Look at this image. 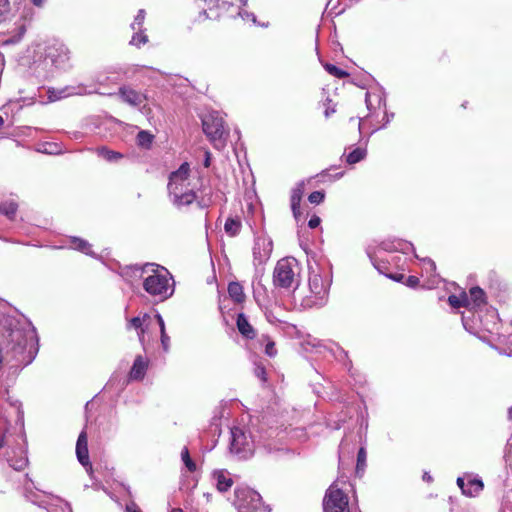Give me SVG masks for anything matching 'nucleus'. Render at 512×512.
<instances>
[{
  "instance_id": "c85d7f7f",
  "label": "nucleus",
  "mask_w": 512,
  "mask_h": 512,
  "mask_svg": "<svg viewBox=\"0 0 512 512\" xmlns=\"http://www.w3.org/2000/svg\"><path fill=\"white\" fill-rule=\"evenodd\" d=\"M448 303L453 308L470 307L469 297L466 292H462L459 295H450L448 297Z\"/></svg>"
},
{
  "instance_id": "9d476101",
  "label": "nucleus",
  "mask_w": 512,
  "mask_h": 512,
  "mask_svg": "<svg viewBox=\"0 0 512 512\" xmlns=\"http://www.w3.org/2000/svg\"><path fill=\"white\" fill-rule=\"evenodd\" d=\"M296 260L294 258L280 259L273 272L274 285L281 288H290L296 281Z\"/></svg>"
},
{
  "instance_id": "423d86ee",
  "label": "nucleus",
  "mask_w": 512,
  "mask_h": 512,
  "mask_svg": "<svg viewBox=\"0 0 512 512\" xmlns=\"http://www.w3.org/2000/svg\"><path fill=\"white\" fill-rule=\"evenodd\" d=\"M331 285V275L320 268L312 269L309 275V305L322 307L325 305Z\"/></svg>"
},
{
  "instance_id": "a18cd8bd",
  "label": "nucleus",
  "mask_w": 512,
  "mask_h": 512,
  "mask_svg": "<svg viewBox=\"0 0 512 512\" xmlns=\"http://www.w3.org/2000/svg\"><path fill=\"white\" fill-rule=\"evenodd\" d=\"M265 353L269 357H274L277 354V350L275 348V343L273 341H268L265 346Z\"/></svg>"
},
{
  "instance_id": "864d4df0",
  "label": "nucleus",
  "mask_w": 512,
  "mask_h": 512,
  "mask_svg": "<svg viewBox=\"0 0 512 512\" xmlns=\"http://www.w3.org/2000/svg\"><path fill=\"white\" fill-rule=\"evenodd\" d=\"M125 512H141V510L137 507L135 503H130L126 505Z\"/></svg>"
},
{
  "instance_id": "72a5a7b5",
  "label": "nucleus",
  "mask_w": 512,
  "mask_h": 512,
  "mask_svg": "<svg viewBox=\"0 0 512 512\" xmlns=\"http://www.w3.org/2000/svg\"><path fill=\"white\" fill-rule=\"evenodd\" d=\"M366 156V150L362 148H356L346 156L348 164H356L363 160Z\"/></svg>"
},
{
  "instance_id": "de8ad7c7",
  "label": "nucleus",
  "mask_w": 512,
  "mask_h": 512,
  "mask_svg": "<svg viewBox=\"0 0 512 512\" xmlns=\"http://www.w3.org/2000/svg\"><path fill=\"white\" fill-rule=\"evenodd\" d=\"M406 286L415 288L419 284V278L416 276H408L405 281Z\"/></svg>"
},
{
  "instance_id": "69168bd1",
  "label": "nucleus",
  "mask_w": 512,
  "mask_h": 512,
  "mask_svg": "<svg viewBox=\"0 0 512 512\" xmlns=\"http://www.w3.org/2000/svg\"><path fill=\"white\" fill-rule=\"evenodd\" d=\"M4 124V119L2 118V116H0V128L3 126Z\"/></svg>"
},
{
  "instance_id": "4468645a",
  "label": "nucleus",
  "mask_w": 512,
  "mask_h": 512,
  "mask_svg": "<svg viewBox=\"0 0 512 512\" xmlns=\"http://www.w3.org/2000/svg\"><path fill=\"white\" fill-rule=\"evenodd\" d=\"M457 485L459 486L463 494L470 497L478 495L483 490L484 487L481 479L472 477L471 475H466L465 477H458Z\"/></svg>"
},
{
  "instance_id": "f257e3e1",
  "label": "nucleus",
  "mask_w": 512,
  "mask_h": 512,
  "mask_svg": "<svg viewBox=\"0 0 512 512\" xmlns=\"http://www.w3.org/2000/svg\"><path fill=\"white\" fill-rule=\"evenodd\" d=\"M3 339L11 355L9 370L13 375L32 363L38 353V338L32 323L24 316L7 317L3 324Z\"/></svg>"
},
{
  "instance_id": "393cba45",
  "label": "nucleus",
  "mask_w": 512,
  "mask_h": 512,
  "mask_svg": "<svg viewBox=\"0 0 512 512\" xmlns=\"http://www.w3.org/2000/svg\"><path fill=\"white\" fill-rule=\"evenodd\" d=\"M70 242L73 249L94 257V252L92 251L91 244L88 241L79 237L72 236L70 237Z\"/></svg>"
},
{
  "instance_id": "b1692460",
  "label": "nucleus",
  "mask_w": 512,
  "mask_h": 512,
  "mask_svg": "<svg viewBox=\"0 0 512 512\" xmlns=\"http://www.w3.org/2000/svg\"><path fill=\"white\" fill-rule=\"evenodd\" d=\"M25 32H26V22L24 20L20 19L19 21H17L15 23V28L11 32L12 35L7 37L6 39H3L2 44L10 45V44L18 43L22 39Z\"/></svg>"
},
{
  "instance_id": "6e6d98bb",
  "label": "nucleus",
  "mask_w": 512,
  "mask_h": 512,
  "mask_svg": "<svg viewBox=\"0 0 512 512\" xmlns=\"http://www.w3.org/2000/svg\"><path fill=\"white\" fill-rule=\"evenodd\" d=\"M211 161V153L209 151L205 152V160H204V166L209 167Z\"/></svg>"
},
{
  "instance_id": "4be33fe9",
  "label": "nucleus",
  "mask_w": 512,
  "mask_h": 512,
  "mask_svg": "<svg viewBox=\"0 0 512 512\" xmlns=\"http://www.w3.org/2000/svg\"><path fill=\"white\" fill-rule=\"evenodd\" d=\"M148 362L142 357L137 356L130 370L129 377L131 380H141L145 376Z\"/></svg>"
},
{
  "instance_id": "ea45409f",
  "label": "nucleus",
  "mask_w": 512,
  "mask_h": 512,
  "mask_svg": "<svg viewBox=\"0 0 512 512\" xmlns=\"http://www.w3.org/2000/svg\"><path fill=\"white\" fill-rule=\"evenodd\" d=\"M69 94L66 93V89H63V90H59V91H56L54 89H49L48 90V98H49V101L51 102H54V101H57L61 98H64L66 96H68Z\"/></svg>"
},
{
  "instance_id": "dca6fc26",
  "label": "nucleus",
  "mask_w": 512,
  "mask_h": 512,
  "mask_svg": "<svg viewBox=\"0 0 512 512\" xmlns=\"http://www.w3.org/2000/svg\"><path fill=\"white\" fill-rule=\"evenodd\" d=\"M119 95L122 101L133 107H140L146 101L144 94L129 87H121L119 89Z\"/></svg>"
},
{
  "instance_id": "9b49d317",
  "label": "nucleus",
  "mask_w": 512,
  "mask_h": 512,
  "mask_svg": "<svg viewBox=\"0 0 512 512\" xmlns=\"http://www.w3.org/2000/svg\"><path fill=\"white\" fill-rule=\"evenodd\" d=\"M323 512H351L348 497L337 483H333L326 491Z\"/></svg>"
},
{
  "instance_id": "49530a36",
  "label": "nucleus",
  "mask_w": 512,
  "mask_h": 512,
  "mask_svg": "<svg viewBox=\"0 0 512 512\" xmlns=\"http://www.w3.org/2000/svg\"><path fill=\"white\" fill-rule=\"evenodd\" d=\"M10 11L9 0H0V18L8 14Z\"/></svg>"
},
{
  "instance_id": "13d9d810",
  "label": "nucleus",
  "mask_w": 512,
  "mask_h": 512,
  "mask_svg": "<svg viewBox=\"0 0 512 512\" xmlns=\"http://www.w3.org/2000/svg\"><path fill=\"white\" fill-rule=\"evenodd\" d=\"M423 480L424 481H427V482H431L432 481V477L429 473L425 472L424 475H423Z\"/></svg>"
},
{
  "instance_id": "3c124183",
  "label": "nucleus",
  "mask_w": 512,
  "mask_h": 512,
  "mask_svg": "<svg viewBox=\"0 0 512 512\" xmlns=\"http://www.w3.org/2000/svg\"><path fill=\"white\" fill-rule=\"evenodd\" d=\"M424 263L426 265V270L428 271H435L436 270V265L434 263V261H432L431 259H427V260H424Z\"/></svg>"
},
{
  "instance_id": "680f3d73",
  "label": "nucleus",
  "mask_w": 512,
  "mask_h": 512,
  "mask_svg": "<svg viewBox=\"0 0 512 512\" xmlns=\"http://www.w3.org/2000/svg\"><path fill=\"white\" fill-rule=\"evenodd\" d=\"M370 258H371V261H372V263H373L374 267H375L379 272H382V270H381L380 266H379V265H378V264L373 260V258H372V257H370Z\"/></svg>"
},
{
  "instance_id": "2f4dec72",
  "label": "nucleus",
  "mask_w": 512,
  "mask_h": 512,
  "mask_svg": "<svg viewBox=\"0 0 512 512\" xmlns=\"http://www.w3.org/2000/svg\"><path fill=\"white\" fill-rule=\"evenodd\" d=\"M228 293L238 303L242 302L245 298L243 287L238 282H231L228 285Z\"/></svg>"
},
{
  "instance_id": "ddd939ff",
  "label": "nucleus",
  "mask_w": 512,
  "mask_h": 512,
  "mask_svg": "<svg viewBox=\"0 0 512 512\" xmlns=\"http://www.w3.org/2000/svg\"><path fill=\"white\" fill-rule=\"evenodd\" d=\"M273 242L264 232L256 234L254 232V243L252 248L253 264L258 267L265 264L272 253Z\"/></svg>"
},
{
  "instance_id": "39448f33",
  "label": "nucleus",
  "mask_w": 512,
  "mask_h": 512,
  "mask_svg": "<svg viewBox=\"0 0 512 512\" xmlns=\"http://www.w3.org/2000/svg\"><path fill=\"white\" fill-rule=\"evenodd\" d=\"M256 446L264 447L268 452L274 448L262 436L258 439L251 433H247L242 427L231 428L230 452L237 455L240 459H246L252 456Z\"/></svg>"
},
{
  "instance_id": "5fc2aeb1",
  "label": "nucleus",
  "mask_w": 512,
  "mask_h": 512,
  "mask_svg": "<svg viewBox=\"0 0 512 512\" xmlns=\"http://www.w3.org/2000/svg\"><path fill=\"white\" fill-rule=\"evenodd\" d=\"M387 276H388L389 278H391V279H393V280L397 281V282H402V281L404 280V278H405V276H404L403 274H397V275H392V274H390V275H387Z\"/></svg>"
},
{
  "instance_id": "e2e57ef3",
  "label": "nucleus",
  "mask_w": 512,
  "mask_h": 512,
  "mask_svg": "<svg viewBox=\"0 0 512 512\" xmlns=\"http://www.w3.org/2000/svg\"><path fill=\"white\" fill-rule=\"evenodd\" d=\"M170 512H183L180 508H173Z\"/></svg>"
},
{
  "instance_id": "bb28decb",
  "label": "nucleus",
  "mask_w": 512,
  "mask_h": 512,
  "mask_svg": "<svg viewBox=\"0 0 512 512\" xmlns=\"http://www.w3.org/2000/svg\"><path fill=\"white\" fill-rule=\"evenodd\" d=\"M381 248L385 251H401L403 253H406L407 250L411 249L413 250V245L408 242L403 241H393V242H383L381 244Z\"/></svg>"
},
{
  "instance_id": "338daca9",
  "label": "nucleus",
  "mask_w": 512,
  "mask_h": 512,
  "mask_svg": "<svg viewBox=\"0 0 512 512\" xmlns=\"http://www.w3.org/2000/svg\"><path fill=\"white\" fill-rule=\"evenodd\" d=\"M508 414H509V418L512 419V407L509 409Z\"/></svg>"
},
{
  "instance_id": "2eb2a0df",
  "label": "nucleus",
  "mask_w": 512,
  "mask_h": 512,
  "mask_svg": "<svg viewBox=\"0 0 512 512\" xmlns=\"http://www.w3.org/2000/svg\"><path fill=\"white\" fill-rule=\"evenodd\" d=\"M25 496L27 500L40 507H44L45 509H47L48 512H56V509L53 508V506H56L54 502L59 503V508L61 512H71L70 505L59 498H52L50 501H38L37 495L33 492L27 493Z\"/></svg>"
},
{
  "instance_id": "f704fd0d",
  "label": "nucleus",
  "mask_w": 512,
  "mask_h": 512,
  "mask_svg": "<svg viewBox=\"0 0 512 512\" xmlns=\"http://www.w3.org/2000/svg\"><path fill=\"white\" fill-rule=\"evenodd\" d=\"M148 37L144 33L143 29L134 31V34L130 40V44L136 47H140L141 45L147 43Z\"/></svg>"
},
{
  "instance_id": "7c9ffc66",
  "label": "nucleus",
  "mask_w": 512,
  "mask_h": 512,
  "mask_svg": "<svg viewBox=\"0 0 512 512\" xmlns=\"http://www.w3.org/2000/svg\"><path fill=\"white\" fill-rule=\"evenodd\" d=\"M374 101L377 103V107L379 108L381 106H386L385 99L380 94H372L370 92H367L365 95V103L369 111H372L373 109L376 108L373 103Z\"/></svg>"
},
{
  "instance_id": "c9c22d12",
  "label": "nucleus",
  "mask_w": 512,
  "mask_h": 512,
  "mask_svg": "<svg viewBox=\"0 0 512 512\" xmlns=\"http://www.w3.org/2000/svg\"><path fill=\"white\" fill-rule=\"evenodd\" d=\"M323 66L330 75H333L339 79L345 78L349 75L346 71L338 68L333 64L325 63Z\"/></svg>"
},
{
  "instance_id": "8fccbe9b",
  "label": "nucleus",
  "mask_w": 512,
  "mask_h": 512,
  "mask_svg": "<svg viewBox=\"0 0 512 512\" xmlns=\"http://www.w3.org/2000/svg\"><path fill=\"white\" fill-rule=\"evenodd\" d=\"M321 223V219L320 217L316 216V215H313L309 221H308V226L311 228V229H314V228H317Z\"/></svg>"
},
{
  "instance_id": "58836bf2",
  "label": "nucleus",
  "mask_w": 512,
  "mask_h": 512,
  "mask_svg": "<svg viewBox=\"0 0 512 512\" xmlns=\"http://www.w3.org/2000/svg\"><path fill=\"white\" fill-rule=\"evenodd\" d=\"M145 19V10L140 9L131 24L133 31L141 30Z\"/></svg>"
},
{
  "instance_id": "052dcab7",
  "label": "nucleus",
  "mask_w": 512,
  "mask_h": 512,
  "mask_svg": "<svg viewBox=\"0 0 512 512\" xmlns=\"http://www.w3.org/2000/svg\"><path fill=\"white\" fill-rule=\"evenodd\" d=\"M334 112H335V109H334V108H332V109L327 108V109L325 110V116H326V117H329V116H330L331 114H333Z\"/></svg>"
},
{
  "instance_id": "c756f323",
  "label": "nucleus",
  "mask_w": 512,
  "mask_h": 512,
  "mask_svg": "<svg viewBox=\"0 0 512 512\" xmlns=\"http://www.w3.org/2000/svg\"><path fill=\"white\" fill-rule=\"evenodd\" d=\"M18 209V204L14 200H7L0 203V213L7 216L10 220L14 219Z\"/></svg>"
},
{
  "instance_id": "1a4fd4ad",
  "label": "nucleus",
  "mask_w": 512,
  "mask_h": 512,
  "mask_svg": "<svg viewBox=\"0 0 512 512\" xmlns=\"http://www.w3.org/2000/svg\"><path fill=\"white\" fill-rule=\"evenodd\" d=\"M247 0H210L208 9L200 13V17L217 20L224 15L234 17V10L246 6Z\"/></svg>"
},
{
  "instance_id": "5701e85b",
  "label": "nucleus",
  "mask_w": 512,
  "mask_h": 512,
  "mask_svg": "<svg viewBox=\"0 0 512 512\" xmlns=\"http://www.w3.org/2000/svg\"><path fill=\"white\" fill-rule=\"evenodd\" d=\"M238 331L247 339H253L256 336L254 328L248 322L247 317L243 313H239L236 320Z\"/></svg>"
},
{
  "instance_id": "a211bd4d",
  "label": "nucleus",
  "mask_w": 512,
  "mask_h": 512,
  "mask_svg": "<svg viewBox=\"0 0 512 512\" xmlns=\"http://www.w3.org/2000/svg\"><path fill=\"white\" fill-rule=\"evenodd\" d=\"M76 455L78 458V461L83 466L90 465L89 463V454H88V445H87V435L84 431L80 433L77 439L76 443Z\"/></svg>"
},
{
  "instance_id": "a878e982",
  "label": "nucleus",
  "mask_w": 512,
  "mask_h": 512,
  "mask_svg": "<svg viewBox=\"0 0 512 512\" xmlns=\"http://www.w3.org/2000/svg\"><path fill=\"white\" fill-rule=\"evenodd\" d=\"M241 220L238 217H228L224 224V231L231 237L237 236L241 231Z\"/></svg>"
},
{
  "instance_id": "cd10ccee",
  "label": "nucleus",
  "mask_w": 512,
  "mask_h": 512,
  "mask_svg": "<svg viewBox=\"0 0 512 512\" xmlns=\"http://www.w3.org/2000/svg\"><path fill=\"white\" fill-rule=\"evenodd\" d=\"M96 153L99 157H102L108 162H117L118 160L123 158V155L120 152L110 150L105 146L98 147L96 149Z\"/></svg>"
},
{
  "instance_id": "f3484780",
  "label": "nucleus",
  "mask_w": 512,
  "mask_h": 512,
  "mask_svg": "<svg viewBox=\"0 0 512 512\" xmlns=\"http://www.w3.org/2000/svg\"><path fill=\"white\" fill-rule=\"evenodd\" d=\"M151 317L148 314L142 316H136L131 318L127 323V329H135L137 331L138 339L143 344L144 334L149 326Z\"/></svg>"
},
{
  "instance_id": "c03bdc74",
  "label": "nucleus",
  "mask_w": 512,
  "mask_h": 512,
  "mask_svg": "<svg viewBox=\"0 0 512 512\" xmlns=\"http://www.w3.org/2000/svg\"><path fill=\"white\" fill-rule=\"evenodd\" d=\"M332 353L334 357L338 360H342L344 358H347L348 356L347 352L338 345L335 346V350L332 349Z\"/></svg>"
},
{
  "instance_id": "a19ab883",
  "label": "nucleus",
  "mask_w": 512,
  "mask_h": 512,
  "mask_svg": "<svg viewBox=\"0 0 512 512\" xmlns=\"http://www.w3.org/2000/svg\"><path fill=\"white\" fill-rule=\"evenodd\" d=\"M324 198H325L324 192L314 191L309 195L308 200L312 204H320L321 202H323Z\"/></svg>"
},
{
  "instance_id": "0e129e2a",
  "label": "nucleus",
  "mask_w": 512,
  "mask_h": 512,
  "mask_svg": "<svg viewBox=\"0 0 512 512\" xmlns=\"http://www.w3.org/2000/svg\"><path fill=\"white\" fill-rule=\"evenodd\" d=\"M343 176V172H339L336 174L335 178L340 179Z\"/></svg>"
},
{
  "instance_id": "0eeeda50",
  "label": "nucleus",
  "mask_w": 512,
  "mask_h": 512,
  "mask_svg": "<svg viewBox=\"0 0 512 512\" xmlns=\"http://www.w3.org/2000/svg\"><path fill=\"white\" fill-rule=\"evenodd\" d=\"M233 504L238 512H270L260 494L247 486H237Z\"/></svg>"
},
{
  "instance_id": "bf43d9fd",
  "label": "nucleus",
  "mask_w": 512,
  "mask_h": 512,
  "mask_svg": "<svg viewBox=\"0 0 512 512\" xmlns=\"http://www.w3.org/2000/svg\"><path fill=\"white\" fill-rule=\"evenodd\" d=\"M11 406L13 407V409L16 411V413L20 417V415H21L20 405L12 404Z\"/></svg>"
},
{
  "instance_id": "f8f14e48",
  "label": "nucleus",
  "mask_w": 512,
  "mask_h": 512,
  "mask_svg": "<svg viewBox=\"0 0 512 512\" xmlns=\"http://www.w3.org/2000/svg\"><path fill=\"white\" fill-rule=\"evenodd\" d=\"M70 58L69 49L65 44L54 41L48 44L44 52V62L55 68H65Z\"/></svg>"
},
{
  "instance_id": "603ef678",
  "label": "nucleus",
  "mask_w": 512,
  "mask_h": 512,
  "mask_svg": "<svg viewBox=\"0 0 512 512\" xmlns=\"http://www.w3.org/2000/svg\"><path fill=\"white\" fill-rule=\"evenodd\" d=\"M155 318L159 324V327H160V332L163 333V331H166L165 330V323H164V320L162 318V316L160 314H156L155 315Z\"/></svg>"
},
{
  "instance_id": "4c0bfd02",
  "label": "nucleus",
  "mask_w": 512,
  "mask_h": 512,
  "mask_svg": "<svg viewBox=\"0 0 512 512\" xmlns=\"http://www.w3.org/2000/svg\"><path fill=\"white\" fill-rule=\"evenodd\" d=\"M181 458H182V461L184 462L186 468L190 471V472H194L196 470V464L195 462L190 458V454H189V450L187 447H184L182 452H181Z\"/></svg>"
},
{
  "instance_id": "412c9836",
  "label": "nucleus",
  "mask_w": 512,
  "mask_h": 512,
  "mask_svg": "<svg viewBox=\"0 0 512 512\" xmlns=\"http://www.w3.org/2000/svg\"><path fill=\"white\" fill-rule=\"evenodd\" d=\"M468 297L470 303L468 308L471 310L481 308L486 304L485 292L478 286L472 287L469 290Z\"/></svg>"
},
{
  "instance_id": "f03ea898",
  "label": "nucleus",
  "mask_w": 512,
  "mask_h": 512,
  "mask_svg": "<svg viewBox=\"0 0 512 512\" xmlns=\"http://www.w3.org/2000/svg\"><path fill=\"white\" fill-rule=\"evenodd\" d=\"M122 276L143 278V288L152 297L160 301L170 298L174 293V280L164 267L147 263L144 267H127Z\"/></svg>"
},
{
  "instance_id": "79ce46f5",
  "label": "nucleus",
  "mask_w": 512,
  "mask_h": 512,
  "mask_svg": "<svg viewBox=\"0 0 512 512\" xmlns=\"http://www.w3.org/2000/svg\"><path fill=\"white\" fill-rule=\"evenodd\" d=\"M235 15L240 16L243 20H247V21L251 20L252 22L256 21L255 15L253 13H249L247 11H243L242 7H240L239 9H235L234 10V16Z\"/></svg>"
},
{
  "instance_id": "6e6552de",
  "label": "nucleus",
  "mask_w": 512,
  "mask_h": 512,
  "mask_svg": "<svg viewBox=\"0 0 512 512\" xmlns=\"http://www.w3.org/2000/svg\"><path fill=\"white\" fill-rule=\"evenodd\" d=\"M202 126L214 148L223 149L226 144L227 131L224 128L222 117L216 112L209 113L202 119Z\"/></svg>"
},
{
  "instance_id": "e433bc0d",
  "label": "nucleus",
  "mask_w": 512,
  "mask_h": 512,
  "mask_svg": "<svg viewBox=\"0 0 512 512\" xmlns=\"http://www.w3.org/2000/svg\"><path fill=\"white\" fill-rule=\"evenodd\" d=\"M366 457H367L366 449L364 447H361L357 454V465H356L357 473L364 472L365 467H366Z\"/></svg>"
},
{
  "instance_id": "20e7f679",
  "label": "nucleus",
  "mask_w": 512,
  "mask_h": 512,
  "mask_svg": "<svg viewBox=\"0 0 512 512\" xmlns=\"http://www.w3.org/2000/svg\"><path fill=\"white\" fill-rule=\"evenodd\" d=\"M190 165L187 162L170 173L167 185L168 197L171 203L181 208L190 205L196 199L193 188L190 187Z\"/></svg>"
},
{
  "instance_id": "09e8293b",
  "label": "nucleus",
  "mask_w": 512,
  "mask_h": 512,
  "mask_svg": "<svg viewBox=\"0 0 512 512\" xmlns=\"http://www.w3.org/2000/svg\"><path fill=\"white\" fill-rule=\"evenodd\" d=\"M169 343H170V338L166 334V331H163V333H161V344H162L164 351H168Z\"/></svg>"
},
{
  "instance_id": "37998d69",
  "label": "nucleus",
  "mask_w": 512,
  "mask_h": 512,
  "mask_svg": "<svg viewBox=\"0 0 512 512\" xmlns=\"http://www.w3.org/2000/svg\"><path fill=\"white\" fill-rule=\"evenodd\" d=\"M254 374L257 378H259L262 382H266V370L265 367L261 364H255Z\"/></svg>"
},
{
  "instance_id": "7ed1b4c3",
  "label": "nucleus",
  "mask_w": 512,
  "mask_h": 512,
  "mask_svg": "<svg viewBox=\"0 0 512 512\" xmlns=\"http://www.w3.org/2000/svg\"><path fill=\"white\" fill-rule=\"evenodd\" d=\"M0 460L6 461L16 471L28 464L22 436H15L6 416L0 414Z\"/></svg>"
},
{
  "instance_id": "774afa93",
  "label": "nucleus",
  "mask_w": 512,
  "mask_h": 512,
  "mask_svg": "<svg viewBox=\"0 0 512 512\" xmlns=\"http://www.w3.org/2000/svg\"><path fill=\"white\" fill-rule=\"evenodd\" d=\"M49 154H52V153H56L57 151L55 150H46Z\"/></svg>"
},
{
  "instance_id": "473e14b6",
  "label": "nucleus",
  "mask_w": 512,
  "mask_h": 512,
  "mask_svg": "<svg viewBox=\"0 0 512 512\" xmlns=\"http://www.w3.org/2000/svg\"><path fill=\"white\" fill-rule=\"evenodd\" d=\"M154 135L148 131L142 130L137 135V144L142 148H149L153 142Z\"/></svg>"
},
{
  "instance_id": "aec40b11",
  "label": "nucleus",
  "mask_w": 512,
  "mask_h": 512,
  "mask_svg": "<svg viewBox=\"0 0 512 512\" xmlns=\"http://www.w3.org/2000/svg\"><path fill=\"white\" fill-rule=\"evenodd\" d=\"M305 182L301 181L291 191V209L295 218L300 215V203L304 193Z\"/></svg>"
},
{
  "instance_id": "4d7b16f0",
  "label": "nucleus",
  "mask_w": 512,
  "mask_h": 512,
  "mask_svg": "<svg viewBox=\"0 0 512 512\" xmlns=\"http://www.w3.org/2000/svg\"><path fill=\"white\" fill-rule=\"evenodd\" d=\"M31 2L37 7H41L44 4V0H31Z\"/></svg>"
},
{
  "instance_id": "6ab92c4d",
  "label": "nucleus",
  "mask_w": 512,
  "mask_h": 512,
  "mask_svg": "<svg viewBox=\"0 0 512 512\" xmlns=\"http://www.w3.org/2000/svg\"><path fill=\"white\" fill-rule=\"evenodd\" d=\"M212 477L218 491L225 492L233 485V480L230 473L226 470H216L213 472Z\"/></svg>"
}]
</instances>
